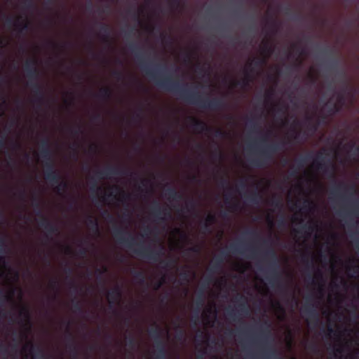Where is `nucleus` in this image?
<instances>
[{
	"mask_svg": "<svg viewBox=\"0 0 359 359\" xmlns=\"http://www.w3.org/2000/svg\"><path fill=\"white\" fill-rule=\"evenodd\" d=\"M184 238V235L181 230L179 228H175L170 231L168 237L169 248L173 250L181 249Z\"/></svg>",
	"mask_w": 359,
	"mask_h": 359,
	"instance_id": "nucleus-1",
	"label": "nucleus"
},
{
	"mask_svg": "<svg viewBox=\"0 0 359 359\" xmlns=\"http://www.w3.org/2000/svg\"><path fill=\"white\" fill-rule=\"evenodd\" d=\"M0 277L5 280L6 283L9 285L15 282L18 278L17 274H12L1 259H0Z\"/></svg>",
	"mask_w": 359,
	"mask_h": 359,
	"instance_id": "nucleus-2",
	"label": "nucleus"
},
{
	"mask_svg": "<svg viewBox=\"0 0 359 359\" xmlns=\"http://www.w3.org/2000/svg\"><path fill=\"white\" fill-rule=\"evenodd\" d=\"M273 307L274 309V313L277 318L280 320H283L285 317V311L282 306L278 303L273 304Z\"/></svg>",
	"mask_w": 359,
	"mask_h": 359,
	"instance_id": "nucleus-3",
	"label": "nucleus"
},
{
	"mask_svg": "<svg viewBox=\"0 0 359 359\" xmlns=\"http://www.w3.org/2000/svg\"><path fill=\"white\" fill-rule=\"evenodd\" d=\"M285 341H286V344H287V348H290L292 346V337L290 332H288L287 334L285 337Z\"/></svg>",
	"mask_w": 359,
	"mask_h": 359,
	"instance_id": "nucleus-4",
	"label": "nucleus"
},
{
	"mask_svg": "<svg viewBox=\"0 0 359 359\" xmlns=\"http://www.w3.org/2000/svg\"><path fill=\"white\" fill-rule=\"evenodd\" d=\"M32 344H26L23 348H22V351H26L27 350L29 351V356H30V358L32 359Z\"/></svg>",
	"mask_w": 359,
	"mask_h": 359,
	"instance_id": "nucleus-5",
	"label": "nucleus"
},
{
	"mask_svg": "<svg viewBox=\"0 0 359 359\" xmlns=\"http://www.w3.org/2000/svg\"><path fill=\"white\" fill-rule=\"evenodd\" d=\"M296 189H297L298 193H300L302 191V187H301L300 184H298L297 186Z\"/></svg>",
	"mask_w": 359,
	"mask_h": 359,
	"instance_id": "nucleus-6",
	"label": "nucleus"
},
{
	"mask_svg": "<svg viewBox=\"0 0 359 359\" xmlns=\"http://www.w3.org/2000/svg\"><path fill=\"white\" fill-rule=\"evenodd\" d=\"M289 195H290H290H292V190H290V192H289Z\"/></svg>",
	"mask_w": 359,
	"mask_h": 359,
	"instance_id": "nucleus-7",
	"label": "nucleus"
}]
</instances>
